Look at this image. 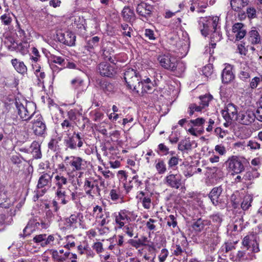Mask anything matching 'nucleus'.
Returning a JSON list of instances; mask_svg holds the SVG:
<instances>
[{
  "mask_svg": "<svg viewBox=\"0 0 262 262\" xmlns=\"http://www.w3.org/2000/svg\"><path fill=\"white\" fill-rule=\"evenodd\" d=\"M219 21L217 16L201 17L199 21V28L203 36H206L210 32H213L211 37L212 42L219 41L222 37V35L216 31Z\"/></svg>",
  "mask_w": 262,
  "mask_h": 262,
  "instance_id": "nucleus-1",
  "label": "nucleus"
},
{
  "mask_svg": "<svg viewBox=\"0 0 262 262\" xmlns=\"http://www.w3.org/2000/svg\"><path fill=\"white\" fill-rule=\"evenodd\" d=\"M53 183V188H56L55 193L56 198L61 201V204H67L70 200V197L67 194L64 187L68 183L67 178L61 173H57L54 177Z\"/></svg>",
  "mask_w": 262,
  "mask_h": 262,
  "instance_id": "nucleus-2",
  "label": "nucleus"
},
{
  "mask_svg": "<svg viewBox=\"0 0 262 262\" xmlns=\"http://www.w3.org/2000/svg\"><path fill=\"white\" fill-rule=\"evenodd\" d=\"M64 163L71 172H68L69 175L75 172H78L82 174V170L85 169L86 161L82 158L77 156H67L64 160Z\"/></svg>",
  "mask_w": 262,
  "mask_h": 262,
  "instance_id": "nucleus-3",
  "label": "nucleus"
},
{
  "mask_svg": "<svg viewBox=\"0 0 262 262\" xmlns=\"http://www.w3.org/2000/svg\"><path fill=\"white\" fill-rule=\"evenodd\" d=\"M114 217L116 228L121 229L126 223L135 220L137 215L133 211L122 209L115 213Z\"/></svg>",
  "mask_w": 262,
  "mask_h": 262,
  "instance_id": "nucleus-4",
  "label": "nucleus"
},
{
  "mask_svg": "<svg viewBox=\"0 0 262 262\" xmlns=\"http://www.w3.org/2000/svg\"><path fill=\"white\" fill-rule=\"evenodd\" d=\"M16 107L17 111V114L20 119L24 121H28L30 120L35 113V105L31 102L26 103L24 105L19 102H15Z\"/></svg>",
  "mask_w": 262,
  "mask_h": 262,
  "instance_id": "nucleus-5",
  "label": "nucleus"
},
{
  "mask_svg": "<svg viewBox=\"0 0 262 262\" xmlns=\"http://www.w3.org/2000/svg\"><path fill=\"white\" fill-rule=\"evenodd\" d=\"M245 159L236 156L229 157L226 162L227 167L232 174L241 173L245 170Z\"/></svg>",
  "mask_w": 262,
  "mask_h": 262,
  "instance_id": "nucleus-6",
  "label": "nucleus"
},
{
  "mask_svg": "<svg viewBox=\"0 0 262 262\" xmlns=\"http://www.w3.org/2000/svg\"><path fill=\"white\" fill-rule=\"evenodd\" d=\"M93 211L96 222L99 226L103 227L109 223L110 213L103 210L102 207L96 205L93 208Z\"/></svg>",
  "mask_w": 262,
  "mask_h": 262,
  "instance_id": "nucleus-7",
  "label": "nucleus"
},
{
  "mask_svg": "<svg viewBox=\"0 0 262 262\" xmlns=\"http://www.w3.org/2000/svg\"><path fill=\"white\" fill-rule=\"evenodd\" d=\"M97 72L102 77H111L116 73L115 66L107 62H102L97 67Z\"/></svg>",
  "mask_w": 262,
  "mask_h": 262,
  "instance_id": "nucleus-8",
  "label": "nucleus"
},
{
  "mask_svg": "<svg viewBox=\"0 0 262 262\" xmlns=\"http://www.w3.org/2000/svg\"><path fill=\"white\" fill-rule=\"evenodd\" d=\"M160 66L168 70H173L175 69L176 59L169 54H162L158 56L157 58Z\"/></svg>",
  "mask_w": 262,
  "mask_h": 262,
  "instance_id": "nucleus-9",
  "label": "nucleus"
},
{
  "mask_svg": "<svg viewBox=\"0 0 262 262\" xmlns=\"http://www.w3.org/2000/svg\"><path fill=\"white\" fill-rule=\"evenodd\" d=\"M255 119V116L254 115L253 111L247 110L238 113L236 121L242 124L248 125L253 123Z\"/></svg>",
  "mask_w": 262,
  "mask_h": 262,
  "instance_id": "nucleus-10",
  "label": "nucleus"
},
{
  "mask_svg": "<svg viewBox=\"0 0 262 262\" xmlns=\"http://www.w3.org/2000/svg\"><path fill=\"white\" fill-rule=\"evenodd\" d=\"M222 115L228 122L232 120H236L238 117L237 107L233 103H228L223 111Z\"/></svg>",
  "mask_w": 262,
  "mask_h": 262,
  "instance_id": "nucleus-11",
  "label": "nucleus"
},
{
  "mask_svg": "<svg viewBox=\"0 0 262 262\" xmlns=\"http://www.w3.org/2000/svg\"><path fill=\"white\" fill-rule=\"evenodd\" d=\"M154 87V85L150 78H141L135 94L142 95L144 93H150L152 91Z\"/></svg>",
  "mask_w": 262,
  "mask_h": 262,
  "instance_id": "nucleus-12",
  "label": "nucleus"
},
{
  "mask_svg": "<svg viewBox=\"0 0 262 262\" xmlns=\"http://www.w3.org/2000/svg\"><path fill=\"white\" fill-rule=\"evenodd\" d=\"M57 37L59 41L69 46L75 45L76 36L70 31L59 32L57 34Z\"/></svg>",
  "mask_w": 262,
  "mask_h": 262,
  "instance_id": "nucleus-13",
  "label": "nucleus"
},
{
  "mask_svg": "<svg viewBox=\"0 0 262 262\" xmlns=\"http://www.w3.org/2000/svg\"><path fill=\"white\" fill-rule=\"evenodd\" d=\"M164 182L169 187L178 189L182 185L181 176L179 174H169L165 178Z\"/></svg>",
  "mask_w": 262,
  "mask_h": 262,
  "instance_id": "nucleus-14",
  "label": "nucleus"
},
{
  "mask_svg": "<svg viewBox=\"0 0 262 262\" xmlns=\"http://www.w3.org/2000/svg\"><path fill=\"white\" fill-rule=\"evenodd\" d=\"M36 119L33 121V128L35 135L41 136L43 135L46 131V126L43 121L41 116L38 115Z\"/></svg>",
  "mask_w": 262,
  "mask_h": 262,
  "instance_id": "nucleus-15",
  "label": "nucleus"
},
{
  "mask_svg": "<svg viewBox=\"0 0 262 262\" xmlns=\"http://www.w3.org/2000/svg\"><path fill=\"white\" fill-rule=\"evenodd\" d=\"M153 7L149 4L142 2L138 4L136 8L137 13L146 19L150 17Z\"/></svg>",
  "mask_w": 262,
  "mask_h": 262,
  "instance_id": "nucleus-16",
  "label": "nucleus"
},
{
  "mask_svg": "<svg viewBox=\"0 0 262 262\" xmlns=\"http://www.w3.org/2000/svg\"><path fill=\"white\" fill-rule=\"evenodd\" d=\"M53 176V172L51 171L41 172L37 185V188H43L50 185L52 182Z\"/></svg>",
  "mask_w": 262,
  "mask_h": 262,
  "instance_id": "nucleus-17",
  "label": "nucleus"
},
{
  "mask_svg": "<svg viewBox=\"0 0 262 262\" xmlns=\"http://www.w3.org/2000/svg\"><path fill=\"white\" fill-rule=\"evenodd\" d=\"M152 194H149L141 191L138 192L137 198L139 199V202L142 204L144 209H149L150 208L152 205Z\"/></svg>",
  "mask_w": 262,
  "mask_h": 262,
  "instance_id": "nucleus-18",
  "label": "nucleus"
},
{
  "mask_svg": "<svg viewBox=\"0 0 262 262\" xmlns=\"http://www.w3.org/2000/svg\"><path fill=\"white\" fill-rule=\"evenodd\" d=\"M84 188L85 193L92 196L99 193L100 189L95 181L86 180L84 182Z\"/></svg>",
  "mask_w": 262,
  "mask_h": 262,
  "instance_id": "nucleus-19",
  "label": "nucleus"
},
{
  "mask_svg": "<svg viewBox=\"0 0 262 262\" xmlns=\"http://www.w3.org/2000/svg\"><path fill=\"white\" fill-rule=\"evenodd\" d=\"M232 32L234 34L236 40H241L245 36L246 30L244 25L241 23H235L232 26Z\"/></svg>",
  "mask_w": 262,
  "mask_h": 262,
  "instance_id": "nucleus-20",
  "label": "nucleus"
},
{
  "mask_svg": "<svg viewBox=\"0 0 262 262\" xmlns=\"http://www.w3.org/2000/svg\"><path fill=\"white\" fill-rule=\"evenodd\" d=\"M232 68L231 65L227 64L224 69L222 74V82L224 83H228L234 78V75L232 72Z\"/></svg>",
  "mask_w": 262,
  "mask_h": 262,
  "instance_id": "nucleus-21",
  "label": "nucleus"
},
{
  "mask_svg": "<svg viewBox=\"0 0 262 262\" xmlns=\"http://www.w3.org/2000/svg\"><path fill=\"white\" fill-rule=\"evenodd\" d=\"M223 189L221 186L213 188L209 193V198L213 205L216 206L219 203V199Z\"/></svg>",
  "mask_w": 262,
  "mask_h": 262,
  "instance_id": "nucleus-22",
  "label": "nucleus"
},
{
  "mask_svg": "<svg viewBox=\"0 0 262 262\" xmlns=\"http://www.w3.org/2000/svg\"><path fill=\"white\" fill-rule=\"evenodd\" d=\"M11 63L17 72L23 75L27 73V68L23 61L15 58L12 59Z\"/></svg>",
  "mask_w": 262,
  "mask_h": 262,
  "instance_id": "nucleus-23",
  "label": "nucleus"
},
{
  "mask_svg": "<svg viewBox=\"0 0 262 262\" xmlns=\"http://www.w3.org/2000/svg\"><path fill=\"white\" fill-rule=\"evenodd\" d=\"M52 257L56 262H64L69 258L70 252L66 251L65 254H59L57 250H52L51 251Z\"/></svg>",
  "mask_w": 262,
  "mask_h": 262,
  "instance_id": "nucleus-24",
  "label": "nucleus"
},
{
  "mask_svg": "<svg viewBox=\"0 0 262 262\" xmlns=\"http://www.w3.org/2000/svg\"><path fill=\"white\" fill-rule=\"evenodd\" d=\"M141 79V78L140 77V75H139L138 73L136 74V76H134L132 79L130 81L127 80L126 81V83H127L128 88L132 90L133 92L135 94L138 84H140V80Z\"/></svg>",
  "mask_w": 262,
  "mask_h": 262,
  "instance_id": "nucleus-25",
  "label": "nucleus"
},
{
  "mask_svg": "<svg viewBox=\"0 0 262 262\" xmlns=\"http://www.w3.org/2000/svg\"><path fill=\"white\" fill-rule=\"evenodd\" d=\"M190 123L193 125V126L196 128L197 132L199 134H202L204 132L203 125L206 122L205 119L203 118H198L194 120H191Z\"/></svg>",
  "mask_w": 262,
  "mask_h": 262,
  "instance_id": "nucleus-26",
  "label": "nucleus"
},
{
  "mask_svg": "<svg viewBox=\"0 0 262 262\" xmlns=\"http://www.w3.org/2000/svg\"><path fill=\"white\" fill-rule=\"evenodd\" d=\"M39 223L36 222L34 221H30L23 230V235L24 236H27L30 235L35 231L37 225H39Z\"/></svg>",
  "mask_w": 262,
  "mask_h": 262,
  "instance_id": "nucleus-27",
  "label": "nucleus"
},
{
  "mask_svg": "<svg viewBox=\"0 0 262 262\" xmlns=\"http://www.w3.org/2000/svg\"><path fill=\"white\" fill-rule=\"evenodd\" d=\"M230 259L234 261H243L249 259L245 251L239 250L236 255H230Z\"/></svg>",
  "mask_w": 262,
  "mask_h": 262,
  "instance_id": "nucleus-28",
  "label": "nucleus"
},
{
  "mask_svg": "<svg viewBox=\"0 0 262 262\" xmlns=\"http://www.w3.org/2000/svg\"><path fill=\"white\" fill-rule=\"evenodd\" d=\"M78 215L71 214L69 217L66 218L64 224L66 227L69 228H76L78 223Z\"/></svg>",
  "mask_w": 262,
  "mask_h": 262,
  "instance_id": "nucleus-29",
  "label": "nucleus"
},
{
  "mask_svg": "<svg viewBox=\"0 0 262 262\" xmlns=\"http://www.w3.org/2000/svg\"><path fill=\"white\" fill-rule=\"evenodd\" d=\"M122 15L125 20L131 21L134 19L135 13L133 10L129 7H124L122 11Z\"/></svg>",
  "mask_w": 262,
  "mask_h": 262,
  "instance_id": "nucleus-30",
  "label": "nucleus"
},
{
  "mask_svg": "<svg viewBox=\"0 0 262 262\" xmlns=\"http://www.w3.org/2000/svg\"><path fill=\"white\" fill-rule=\"evenodd\" d=\"M259 173L257 168H252L251 170L247 171L244 175L243 179L245 181H252L255 178H258Z\"/></svg>",
  "mask_w": 262,
  "mask_h": 262,
  "instance_id": "nucleus-31",
  "label": "nucleus"
},
{
  "mask_svg": "<svg viewBox=\"0 0 262 262\" xmlns=\"http://www.w3.org/2000/svg\"><path fill=\"white\" fill-rule=\"evenodd\" d=\"M108 44L103 50V56L105 60H109L111 62L114 63L113 57L114 56V50L112 47Z\"/></svg>",
  "mask_w": 262,
  "mask_h": 262,
  "instance_id": "nucleus-32",
  "label": "nucleus"
},
{
  "mask_svg": "<svg viewBox=\"0 0 262 262\" xmlns=\"http://www.w3.org/2000/svg\"><path fill=\"white\" fill-rule=\"evenodd\" d=\"M191 147L192 143L189 139L181 140L178 144V149L182 151L190 150Z\"/></svg>",
  "mask_w": 262,
  "mask_h": 262,
  "instance_id": "nucleus-33",
  "label": "nucleus"
},
{
  "mask_svg": "<svg viewBox=\"0 0 262 262\" xmlns=\"http://www.w3.org/2000/svg\"><path fill=\"white\" fill-rule=\"evenodd\" d=\"M34 74H35L38 80V85L39 86L42 88L44 87V79L46 75L44 72L40 70V67H36V69L34 70Z\"/></svg>",
  "mask_w": 262,
  "mask_h": 262,
  "instance_id": "nucleus-34",
  "label": "nucleus"
},
{
  "mask_svg": "<svg viewBox=\"0 0 262 262\" xmlns=\"http://www.w3.org/2000/svg\"><path fill=\"white\" fill-rule=\"evenodd\" d=\"M31 152L33 157L35 159H40L41 157V153L40 149V145L37 142H33L30 146Z\"/></svg>",
  "mask_w": 262,
  "mask_h": 262,
  "instance_id": "nucleus-35",
  "label": "nucleus"
},
{
  "mask_svg": "<svg viewBox=\"0 0 262 262\" xmlns=\"http://www.w3.org/2000/svg\"><path fill=\"white\" fill-rule=\"evenodd\" d=\"M8 200L7 191L4 187H0V206L6 208L8 206V204H5Z\"/></svg>",
  "mask_w": 262,
  "mask_h": 262,
  "instance_id": "nucleus-36",
  "label": "nucleus"
},
{
  "mask_svg": "<svg viewBox=\"0 0 262 262\" xmlns=\"http://www.w3.org/2000/svg\"><path fill=\"white\" fill-rule=\"evenodd\" d=\"M207 221L200 218L193 223L192 228L197 232H200L204 228L205 226L207 225Z\"/></svg>",
  "mask_w": 262,
  "mask_h": 262,
  "instance_id": "nucleus-37",
  "label": "nucleus"
},
{
  "mask_svg": "<svg viewBox=\"0 0 262 262\" xmlns=\"http://www.w3.org/2000/svg\"><path fill=\"white\" fill-rule=\"evenodd\" d=\"M77 141L74 136L69 137L64 139L63 143L66 149H76L77 147Z\"/></svg>",
  "mask_w": 262,
  "mask_h": 262,
  "instance_id": "nucleus-38",
  "label": "nucleus"
},
{
  "mask_svg": "<svg viewBox=\"0 0 262 262\" xmlns=\"http://www.w3.org/2000/svg\"><path fill=\"white\" fill-rule=\"evenodd\" d=\"M249 40L252 44H258L260 42V37L258 32L256 30H252L249 33Z\"/></svg>",
  "mask_w": 262,
  "mask_h": 262,
  "instance_id": "nucleus-39",
  "label": "nucleus"
},
{
  "mask_svg": "<svg viewBox=\"0 0 262 262\" xmlns=\"http://www.w3.org/2000/svg\"><path fill=\"white\" fill-rule=\"evenodd\" d=\"M99 40L100 38L98 36H94L90 38L87 40V44L85 46L86 49L91 51V50L94 49L98 46Z\"/></svg>",
  "mask_w": 262,
  "mask_h": 262,
  "instance_id": "nucleus-40",
  "label": "nucleus"
},
{
  "mask_svg": "<svg viewBox=\"0 0 262 262\" xmlns=\"http://www.w3.org/2000/svg\"><path fill=\"white\" fill-rule=\"evenodd\" d=\"M51 61L52 62L51 63L58 64V65L60 66L61 67L64 68L66 67L65 59L61 56L52 55L51 56Z\"/></svg>",
  "mask_w": 262,
  "mask_h": 262,
  "instance_id": "nucleus-41",
  "label": "nucleus"
},
{
  "mask_svg": "<svg viewBox=\"0 0 262 262\" xmlns=\"http://www.w3.org/2000/svg\"><path fill=\"white\" fill-rule=\"evenodd\" d=\"M255 239V235L250 234L246 236L242 241V245L246 247L247 249H249L251 247V244Z\"/></svg>",
  "mask_w": 262,
  "mask_h": 262,
  "instance_id": "nucleus-42",
  "label": "nucleus"
},
{
  "mask_svg": "<svg viewBox=\"0 0 262 262\" xmlns=\"http://www.w3.org/2000/svg\"><path fill=\"white\" fill-rule=\"evenodd\" d=\"M253 201L252 197L249 194L246 195L241 203V208L244 210H246L251 206V203Z\"/></svg>",
  "mask_w": 262,
  "mask_h": 262,
  "instance_id": "nucleus-43",
  "label": "nucleus"
},
{
  "mask_svg": "<svg viewBox=\"0 0 262 262\" xmlns=\"http://www.w3.org/2000/svg\"><path fill=\"white\" fill-rule=\"evenodd\" d=\"M175 69L173 70H171V71L176 72L177 74L181 75L183 73H184L186 69V65L182 61L178 62L177 60L176 61L175 64Z\"/></svg>",
  "mask_w": 262,
  "mask_h": 262,
  "instance_id": "nucleus-44",
  "label": "nucleus"
},
{
  "mask_svg": "<svg viewBox=\"0 0 262 262\" xmlns=\"http://www.w3.org/2000/svg\"><path fill=\"white\" fill-rule=\"evenodd\" d=\"M155 167L159 174H163L166 170V165L164 161L161 159L158 160Z\"/></svg>",
  "mask_w": 262,
  "mask_h": 262,
  "instance_id": "nucleus-45",
  "label": "nucleus"
},
{
  "mask_svg": "<svg viewBox=\"0 0 262 262\" xmlns=\"http://www.w3.org/2000/svg\"><path fill=\"white\" fill-rule=\"evenodd\" d=\"M138 73L133 69H128L124 72V78L125 82L127 80L130 81L131 79L137 74Z\"/></svg>",
  "mask_w": 262,
  "mask_h": 262,
  "instance_id": "nucleus-46",
  "label": "nucleus"
},
{
  "mask_svg": "<svg viewBox=\"0 0 262 262\" xmlns=\"http://www.w3.org/2000/svg\"><path fill=\"white\" fill-rule=\"evenodd\" d=\"M23 158L18 155H12L10 157V161L13 164L15 165L17 167L19 168L22 164Z\"/></svg>",
  "mask_w": 262,
  "mask_h": 262,
  "instance_id": "nucleus-47",
  "label": "nucleus"
},
{
  "mask_svg": "<svg viewBox=\"0 0 262 262\" xmlns=\"http://www.w3.org/2000/svg\"><path fill=\"white\" fill-rule=\"evenodd\" d=\"M239 77L241 79L243 80L249 78L250 77L249 68L245 65L239 73Z\"/></svg>",
  "mask_w": 262,
  "mask_h": 262,
  "instance_id": "nucleus-48",
  "label": "nucleus"
},
{
  "mask_svg": "<svg viewBox=\"0 0 262 262\" xmlns=\"http://www.w3.org/2000/svg\"><path fill=\"white\" fill-rule=\"evenodd\" d=\"M200 98L201 100L200 106L203 107V108L208 105L209 102L212 98L211 95H205L201 96Z\"/></svg>",
  "mask_w": 262,
  "mask_h": 262,
  "instance_id": "nucleus-49",
  "label": "nucleus"
},
{
  "mask_svg": "<svg viewBox=\"0 0 262 262\" xmlns=\"http://www.w3.org/2000/svg\"><path fill=\"white\" fill-rule=\"evenodd\" d=\"M165 219L167 221V225L169 227H172L174 228L177 226V222L174 215H170L167 216Z\"/></svg>",
  "mask_w": 262,
  "mask_h": 262,
  "instance_id": "nucleus-50",
  "label": "nucleus"
},
{
  "mask_svg": "<svg viewBox=\"0 0 262 262\" xmlns=\"http://www.w3.org/2000/svg\"><path fill=\"white\" fill-rule=\"evenodd\" d=\"M99 84L101 88L105 92H111L113 89L112 85L110 83L105 82L104 80L100 81Z\"/></svg>",
  "mask_w": 262,
  "mask_h": 262,
  "instance_id": "nucleus-51",
  "label": "nucleus"
},
{
  "mask_svg": "<svg viewBox=\"0 0 262 262\" xmlns=\"http://www.w3.org/2000/svg\"><path fill=\"white\" fill-rule=\"evenodd\" d=\"M111 198L113 201H116L121 197V193L119 188L112 189L110 193Z\"/></svg>",
  "mask_w": 262,
  "mask_h": 262,
  "instance_id": "nucleus-52",
  "label": "nucleus"
},
{
  "mask_svg": "<svg viewBox=\"0 0 262 262\" xmlns=\"http://www.w3.org/2000/svg\"><path fill=\"white\" fill-rule=\"evenodd\" d=\"M230 6L232 9L236 12L241 9V0H230Z\"/></svg>",
  "mask_w": 262,
  "mask_h": 262,
  "instance_id": "nucleus-53",
  "label": "nucleus"
},
{
  "mask_svg": "<svg viewBox=\"0 0 262 262\" xmlns=\"http://www.w3.org/2000/svg\"><path fill=\"white\" fill-rule=\"evenodd\" d=\"M203 109L201 106H197L195 104H191L188 110V113L191 116L193 114L194 112H201Z\"/></svg>",
  "mask_w": 262,
  "mask_h": 262,
  "instance_id": "nucleus-54",
  "label": "nucleus"
},
{
  "mask_svg": "<svg viewBox=\"0 0 262 262\" xmlns=\"http://www.w3.org/2000/svg\"><path fill=\"white\" fill-rule=\"evenodd\" d=\"M45 234H39L34 237L33 241L36 243L39 244L41 246L44 247L43 243L45 242Z\"/></svg>",
  "mask_w": 262,
  "mask_h": 262,
  "instance_id": "nucleus-55",
  "label": "nucleus"
},
{
  "mask_svg": "<svg viewBox=\"0 0 262 262\" xmlns=\"http://www.w3.org/2000/svg\"><path fill=\"white\" fill-rule=\"evenodd\" d=\"M211 218L216 226H220L222 222V217L219 213L213 214L211 216Z\"/></svg>",
  "mask_w": 262,
  "mask_h": 262,
  "instance_id": "nucleus-56",
  "label": "nucleus"
},
{
  "mask_svg": "<svg viewBox=\"0 0 262 262\" xmlns=\"http://www.w3.org/2000/svg\"><path fill=\"white\" fill-rule=\"evenodd\" d=\"M83 81L79 78H76L71 81V84L75 89H79L82 85Z\"/></svg>",
  "mask_w": 262,
  "mask_h": 262,
  "instance_id": "nucleus-57",
  "label": "nucleus"
},
{
  "mask_svg": "<svg viewBox=\"0 0 262 262\" xmlns=\"http://www.w3.org/2000/svg\"><path fill=\"white\" fill-rule=\"evenodd\" d=\"M123 30V34L125 36L131 37V32H132V29L129 27L128 25L124 24L121 26Z\"/></svg>",
  "mask_w": 262,
  "mask_h": 262,
  "instance_id": "nucleus-58",
  "label": "nucleus"
},
{
  "mask_svg": "<svg viewBox=\"0 0 262 262\" xmlns=\"http://www.w3.org/2000/svg\"><path fill=\"white\" fill-rule=\"evenodd\" d=\"M134 226L132 225H128L124 226V231L127 235L130 237H133L134 234Z\"/></svg>",
  "mask_w": 262,
  "mask_h": 262,
  "instance_id": "nucleus-59",
  "label": "nucleus"
},
{
  "mask_svg": "<svg viewBox=\"0 0 262 262\" xmlns=\"http://www.w3.org/2000/svg\"><path fill=\"white\" fill-rule=\"evenodd\" d=\"M214 150L221 156L225 155L227 152L226 148L221 144L216 145L214 147Z\"/></svg>",
  "mask_w": 262,
  "mask_h": 262,
  "instance_id": "nucleus-60",
  "label": "nucleus"
},
{
  "mask_svg": "<svg viewBox=\"0 0 262 262\" xmlns=\"http://www.w3.org/2000/svg\"><path fill=\"white\" fill-rule=\"evenodd\" d=\"M169 252L166 249H162L161 251V253L159 255V259L160 262H164L166 260V258L168 255Z\"/></svg>",
  "mask_w": 262,
  "mask_h": 262,
  "instance_id": "nucleus-61",
  "label": "nucleus"
},
{
  "mask_svg": "<svg viewBox=\"0 0 262 262\" xmlns=\"http://www.w3.org/2000/svg\"><path fill=\"white\" fill-rule=\"evenodd\" d=\"M128 243L130 245L135 247L136 248H138L141 246L143 245V243L141 239H139L138 240H134L131 239L128 241Z\"/></svg>",
  "mask_w": 262,
  "mask_h": 262,
  "instance_id": "nucleus-62",
  "label": "nucleus"
},
{
  "mask_svg": "<svg viewBox=\"0 0 262 262\" xmlns=\"http://www.w3.org/2000/svg\"><path fill=\"white\" fill-rule=\"evenodd\" d=\"M247 14L248 18L252 19L256 17V11L253 7L248 8L247 9Z\"/></svg>",
  "mask_w": 262,
  "mask_h": 262,
  "instance_id": "nucleus-63",
  "label": "nucleus"
},
{
  "mask_svg": "<svg viewBox=\"0 0 262 262\" xmlns=\"http://www.w3.org/2000/svg\"><path fill=\"white\" fill-rule=\"evenodd\" d=\"M254 115L255 116L256 119L259 121L262 122V105H260V106L257 108L255 113H254Z\"/></svg>",
  "mask_w": 262,
  "mask_h": 262,
  "instance_id": "nucleus-64",
  "label": "nucleus"
}]
</instances>
